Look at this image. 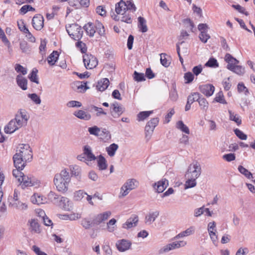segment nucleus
Listing matches in <instances>:
<instances>
[{"label":"nucleus","mask_w":255,"mask_h":255,"mask_svg":"<svg viewBox=\"0 0 255 255\" xmlns=\"http://www.w3.org/2000/svg\"><path fill=\"white\" fill-rule=\"evenodd\" d=\"M37 72L38 70L37 69L33 68L31 73L28 75V77L31 82L39 84L38 78L37 75Z\"/></svg>","instance_id":"nucleus-44"},{"label":"nucleus","mask_w":255,"mask_h":255,"mask_svg":"<svg viewBox=\"0 0 255 255\" xmlns=\"http://www.w3.org/2000/svg\"><path fill=\"white\" fill-rule=\"evenodd\" d=\"M83 154L86 156V160L89 161H94L97 158L93 153L91 147L88 145L84 146Z\"/></svg>","instance_id":"nucleus-28"},{"label":"nucleus","mask_w":255,"mask_h":255,"mask_svg":"<svg viewBox=\"0 0 255 255\" xmlns=\"http://www.w3.org/2000/svg\"><path fill=\"white\" fill-rule=\"evenodd\" d=\"M159 123V119L158 118H154L151 119L148 122L145 127V137L149 139L155 128Z\"/></svg>","instance_id":"nucleus-9"},{"label":"nucleus","mask_w":255,"mask_h":255,"mask_svg":"<svg viewBox=\"0 0 255 255\" xmlns=\"http://www.w3.org/2000/svg\"><path fill=\"white\" fill-rule=\"evenodd\" d=\"M87 193L83 190H79L74 193V199L76 201H81L86 195Z\"/></svg>","instance_id":"nucleus-46"},{"label":"nucleus","mask_w":255,"mask_h":255,"mask_svg":"<svg viewBox=\"0 0 255 255\" xmlns=\"http://www.w3.org/2000/svg\"><path fill=\"white\" fill-rule=\"evenodd\" d=\"M205 66L212 68H216L219 66V64L216 59L211 58L206 62Z\"/></svg>","instance_id":"nucleus-56"},{"label":"nucleus","mask_w":255,"mask_h":255,"mask_svg":"<svg viewBox=\"0 0 255 255\" xmlns=\"http://www.w3.org/2000/svg\"><path fill=\"white\" fill-rule=\"evenodd\" d=\"M56 205L65 211H70L73 207L72 202L66 197H61Z\"/></svg>","instance_id":"nucleus-14"},{"label":"nucleus","mask_w":255,"mask_h":255,"mask_svg":"<svg viewBox=\"0 0 255 255\" xmlns=\"http://www.w3.org/2000/svg\"><path fill=\"white\" fill-rule=\"evenodd\" d=\"M229 114V119L234 121L238 126H240L242 124V120L241 117L237 114L232 112L231 110H228Z\"/></svg>","instance_id":"nucleus-36"},{"label":"nucleus","mask_w":255,"mask_h":255,"mask_svg":"<svg viewBox=\"0 0 255 255\" xmlns=\"http://www.w3.org/2000/svg\"><path fill=\"white\" fill-rule=\"evenodd\" d=\"M29 225V230L32 233L39 234L41 232L39 225L37 220L35 219H32L28 221Z\"/></svg>","instance_id":"nucleus-31"},{"label":"nucleus","mask_w":255,"mask_h":255,"mask_svg":"<svg viewBox=\"0 0 255 255\" xmlns=\"http://www.w3.org/2000/svg\"><path fill=\"white\" fill-rule=\"evenodd\" d=\"M95 29L97 30L99 34L101 36H103L105 34V28L103 24L98 20H96L95 22Z\"/></svg>","instance_id":"nucleus-50"},{"label":"nucleus","mask_w":255,"mask_h":255,"mask_svg":"<svg viewBox=\"0 0 255 255\" xmlns=\"http://www.w3.org/2000/svg\"><path fill=\"white\" fill-rule=\"evenodd\" d=\"M32 24L34 29L37 30H41L44 25V18L41 14H36L32 20Z\"/></svg>","instance_id":"nucleus-16"},{"label":"nucleus","mask_w":255,"mask_h":255,"mask_svg":"<svg viewBox=\"0 0 255 255\" xmlns=\"http://www.w3.org/2000/svg\"><path fill=\"white\" fill-rule=\"evenodd\" d=\"M234 132L236 136L242 140H246L247 138V135L245 134L242 131L238 128L234 129Z\"/></svg>","instance_id":"nucleus-61"},{"label":"nucleus","mask_w":255,"mask_h":255,"mask_svg":"<svg viewBox=\"0 0 255 255\" xmlns=\"http://www.w3.org/2000/svg\"><path fill=\"white\" fill-rule=\"evenodd\" d=\"M138 27L140 31L143 33L146 32L147 31V27L146 24L145 19L141 16L138 18Z\"/></svg>","instance_id":"nucleus-39"},{"label":"nucleus","mask_w":255,"mask_h":255,"mask_svg":"<svg viewBox=\"0 0 255 255\" xmlns=\"http://www.w3.org/2000/svg\"><path fill=\"white\" fill-rule=\"evenodd\" d=\"M73 115L77 118L84 121H89L92 118L89 113L81 110L75 111Z\"/></svg>","instance_id":"nucleus-25"},{"label":"nucleus","mask_w":255,"mask_h":255,"mask_svg":"<svg viewBox=\"0 0 255 255\" xmlns=\"http://www.w3.org/2000/svg\"><path fill=\"white\" fill-rule=\"evenodd\" d=\"M71 176H74L78 181L81 179V168L77 165H71L69 167Z\"/></svg>","instance_id":"nucleus-26"},{"label":"nucleus","mask_w":255,"mask_h":255,"mask_svg":"<svg viewBox=\"0 0 255 255\" xmlns=\"http://www.w3.org/2000/svg\"><path fill=\"white\" fill-rule=\"evenodd\" d=\"M13 163L15 167L17 169H23L25 167L27 160H24L19 155L15 154L13 156Z\"/></svg>","instance_id":"nucleus-20"},{"label":"nucleus","mask_w":255,"mask_h":255,"mask_svg":"<svg viewBox=\"0 0 255 255\" xmlns=\"http://www.w3.org/2000/svg\"><path fill=\"white\" fill-rule=\"evenodd\" d=\"M195 232V227L194 226H190L186 230L182 231L177 234L174 239L178 240L185 237L190 236L193 235Z\"/></svg>","instance_id":"nucleus-22"},{"label":"nucleus","mask_w":255,"mask_h":255,"mask_svg":"<svg viewBox=\"0 0 255 255\" xmlns=\"http://www.w3.org/2000/svg\"><path fill=\"white\" fill-rule=\"evenodd\" d=\"M30 118L29 113L25 109H19L14 116V120L20 128L25 127Z\"/></svg>","instance_id":"nucleus-4"},{"label":"nucleus","mask_w":255,"mask_h":255,"mask_svg":"<svg viewBox=\"0 0 255 255\" xmlns=\"http://www.w3.org/2000/svg\"><path fill=\"white\" fill-rule=\"evenodd\" d=\"M31 202L34 204L40 205L46 202V199L39 193H34L30 198Z\"/></svg>","instance_id":"nucleus-27"},{"label":"nucleus","mask_w":255,"mask_h":255,"mask_svg":"<svg viewBox=\"0 0 255 255\" xmlns=\"http://www.w3.org/2000/svg\"><path fill=\"white\" fill-rule=\"evenodd\" d=\"M119 146L116 143H112L109 146L106 148V151H107L108 155L110 157H113L115 155L116 151L118 150Z\"/></svg>","instance_id":"nucleus-37"},{"label":"nucleus","mask_w":255,"mask_h":255,"mask_svg":"<svg viewBox=\"0 0 255 255\" xmlns=\"http://www.w3.org/2000/svg\"><path fill=\"white\" fill-rule=\"evenodd\" d=\"M136 10V7L131 0H121L116 4L115 10L118 14L121 15V20L127 23H132L130 13H133Z\"/></svg>","instance_id":"nucleus-1"},{"label":"nucleus","mask_w":255,"mask_h":255,"mask_svg":"<svg viewBox=\"0 0 255 255\" xmlns=\"http://www.w3.org/2000/svg\"><path fill=\"white\" fill-rule=\"evenodd\" d=\"M10 204L12 206L20 210H25L27 208V206L26 204L20 202L18 200L15 202H10Z\"/></svg>","instance_id":"nucleus-47"},{"label":"nucleus","mask_w":255,"mask_h":255,"mask_svg":"<svg viewBox=\"0 0 255 255\" xmlns=\"http://www.w3.org/2000/svg\"><path fill=\"white\" fill-rule=\"evenodd\" d=\"M159 212L158 211H154L149 212L145 217V223L147 225L152 224L159 216Z\"/></svg>","instance_id":"nucleus-24"},{"label":"nucleus","mask_w":255,"mask_h":255,"mask_svg":"<svg viewBox=\"0 0 255 255\" xmlns=\"http://www.w3.org/2000/svg\"><path fill=\"white\" fill-rule=\"evenodd\" d=\"M238 170L241 174H243L247 178L250 179L253 178V174L252 173L250 172L248 169L244 167L243 166L239 165L238 166Z\"/></svg>","instance_id":"nucleus-45"},{"label":"nucleus","mask_w":255,"mask_h":255,"mask_svg":"<svg viewBox=\"0 0 255 255\" xmlns=\"http://www.w3.org/2000/svg\"><path fill=\"white\" fill-rule=\"evenodd\" d=\"M97 166L100 170H104L107 168L108 164L107 160L101 154L97 158Z\"/></svg>","instance_id":"nucleus-35"},{"label":"nucleus","mask_w":255,"mask_h":255,"mask_svg":"<svg viewBox=\"0 0 255 255\" xmlns=\"http://www.w3.org/2000/svg\"><path fill=\"white\" fill-rule=\"evenodd\" d=\"M138 221L137 216H134L128 219L125 223L123 225V228L126 229H129L136 226Z\"/></svg>","instance_id":"nucleus-30"},{"label":"nucleus","mask_w":255,"mask_h":255,"mask_svg":"<svg viewBox=\"0 0 255 255\" xmlns=\"http://www.w3.org/2000/svg\"><path fill=\"white\" fill-rule=\"evenodd\" d=\"M87 35L90 37H93L96 33L95 25L92 22H88L83 26Z\"/></svg>","instance_id":"nucleus-32"},{"label":"nucleus","mask_w":255,"mask_h":255,"mask_svg":"<svg viewBox=\"0 0 255 255\" xmlns=\"http://www.w3.org/2000/svg\"><path fill=\"white\" fill-rule=\"evenodd\" d=\"M199 106L201 110L207 111L208 108L209 104L207 100L201 95L198 101Z\"/></svg>","instance_id":"nucleus-43"},{"label":"nucleus","mask_w":255,"mask_h":255,"mask_svg":"<svg viewBox=\"0 0 255 255\" xmlns=\"http://www.w3.org/2000/svg\"><path fill=\"white\" fill-rule=\"evenodd\" d=\"M201 173L200 164L197 161L192 162L188 167L186 173V178H198Z\"/></svg>","instance_id":"nucleus-7"},{"label":"nucleus","mask_w":255,"mask_h":255,"mask_svg":"<svg viewBox=\"0 0 255 255\" xmlns=\"http://www.w3.org/2000/svg\"><path fill=\"white\" fill-rule=\"evenodd\" d=\"M116 220L113 218L107 223V229L109 232H113L115 231V228L113 226L116 224Z\"/></svg>","instance_id":"nucleus-60"},{"label":"nucleus","mask_w":255,"mask_h":255,"mask_svg":"<svg viewBox=\"0 0 255 255\" xmlns=\"http://www.w3.org/2000/svg\"><path fill=\"white\" fill-rule=\"evenodd\" d=\"M88 109L90 112H92L93 110L97 112L96 115L97 117L107 115V113L105 112L102 108H99L93 105L89 106Z\"/></svg>","instance_id":"nucleus-42"},{"label":"nucleus","mask_w":255,"mask_h":255,"mask_svg":"<svg viewBox=\"0 0 255 255\" xmlns=\"http://www.w3.org/2000/svg\"><path fill=\"white\" fill-rule=\"evenodd\" d=\"M15 71L21 74V75H25L27 73V69L19 64H16L14 66Z\"/></svg>","instance_id":"nucleus-53"},{"label":"nucleus","mask_w":255,"mask_h":255,"mask_svg":"<svg viewBox=\"0 0 255 255\" xmlns=\"http://www.w3.org/2000/svg\"><path fill=\"white\" fill-rule=\"evenodd\" d=\"M152 113V111L140 112L137 115V120L138 122L143 121L147 119Z\"/></svg>","instance_id":"nucleus-41"},{"label":"nucleus","mask_w":255,"mask_h":255,"mask_svg":"<svg viewBox=\"0 0 255 255\" xmlns=\"http://www.w3.org/2000/svg\"><path fill=\"white\" fill-rule=\"evenodd\" d=\"M199 89L203 94L207 97L211 96L215 91V87L212 84L201 85L199 87Z\"/></svg>","instance_id":"nucleus-17"},{"label":"nucleus","mask_w":255,"mask_h":255,"mask_svg":"<svg viewBox=\"0 0 255 255\" xmlns=\"http://www.w3.org/2000/svg\"><path fill=\"white\" fill-rule=\"evenodd\" d=\"M20 128L16 124V122L14 119L11 120L4 128V131L5 133L11 134L16 131Z\"/></svg>","instance_id":"nucleus-18"},{"label":"nucleus","mask_w":255,"mask_h":255,"mask_svg":"<svg viewBox=\"0 0 255 255\" xmlns=\"http://www.w3.org/2000/svg\"><path fill=\"white\" fill-rule=\"evenodd\" d=\"M16 82L18 86L22 90L27 89V80L21 74H18L16 77Z\"/></svg>","instance_id":"nucleus-29"},{"label":"nucleus","mask_w":255,"mask_h":255,"mask_svg":"<svg viewBox=\"0 0 255 255\" xmlns=\"http://www.w3.org/2000/svg\"><path fill=\"white\" fill-rule=\"evenodd\" d=\"M176 249H178V247L175 241L163 246L159 250V253L160 254H164Z\"/></svg>","instance_id":"nucleus-33"},{"label":"nucleus","mask_w":255,"mask_h":255,"mask_svg":"<svg viewBox=\"0 0 255 255\" xmlns=\"http://www.w3.org/2000/svg\"><path fill=\"white\" fill-rule=\"evenodd\" d=\"M66 31L70 37L75 40H79L83 36L82 27L77 23H73L66 26Z\"/></svg>","instance_id":"nucleus-5"},{"label":"nucleus","mask_w":255,"mask_h":255,"mask_svg":"<svg viewBox=\"0 0 255 255\" xmlns=\"http://www.w3.org/2000/svg\"><path fill=\"white\" fill-rule=\"evenodd\" d=\"M58 57L59 54L58 52L56 51H53V52L47 57L48 64L51 66L54 65L58 60Z\"/></svg>","instance_id":"nucleus-38"},{"label":"nucleus","mask_w":255,"mask_h":255,"mask_svg":"<svg viewBox=\"0 0 255 255\" xmlns=\"http://www.w3.org/2000/svg\"><path fill=\"white\" fill-rule=\"evenodd\" d=\"M201 94L198 92H194L189 95L187 97V102L192 104L195 101H198Z\"/></svg>","instance_id":"nucleus-48"},{"label":"nucleus","mask_w":255,"mask_h":255,"mask_svg":"<svg viewBox=\"0 0 255 255\" xmlns=\"http://www.w3.org/2000/svg\"><path fill=\"white\" fill-rule=\"evenodd\" d=\"M83 62L86 69H92L98 65V60L94 56L86 54L83 56Z\"/></svg>","instance_id":"nucleus-12"},{"label":"nucleus","mask_w":255,"mask_h":255,"mask_svg":"<svg viewBox=\"0 0 255 255\" xmlns=\"http://www.w3.org/2000/svg\"><path fill=\"white\" fill-rule=\"evenodd\" d=\"M19 48L23 53H28L30 51V48L27 42L25 41H21L20 42Z\"/></svg>","instance_id":"nucleus-52"},{"label":"nucleus","mask_w":255,"mask_h":255,"mask_svg":"<svg viewBox=\"0 0 255 255\" xmlns=\"http://www.w3.org/2000/svg\"><path fill=\"white\" fill-rule=\"evenodd\" d=\"M109 83L108 78H103L98 82L96 86L97 89L100 91H104L108 87Z\"/></svg>","instance_id":"nucleus-34"},{"label":"nucleus","mask_w":255,"mask_h":255,"mask_svg":"<svg viewBox=\"0 0 255 255\" xmlns=\"http://www.w3.org/2000/svg\"><path fill=\"white\" fill-rule=\"evenodd\" d=\"M15 154L19 155L23 159L29 161L32 158V149L28 144H19Z\"/></svg>","instance_id":"nucleus-6"},{"label":"nucleus","mask_w":255,"mask_h":255,"mask_svg":"<svg viewBox=\"0 0 255 255\" xmlns=\"http://www.w3.org/2000/svg\"><path fill=\"white\" fill-rule=\"evenodd\" d=\"M176 128L182 132L186 134H189L190 133L188 127L182 121H179L176 123Z\"/></svg>","instance_id":"nucleus-40"},{"label":"nucleus","mask_w":255,"mask_h":255,"mask_svg":"<svg viewBox=\"0 0 255 255\" xmlns=\"http://www.w3.org/2000/svg\"><path fill=\"white\" fill-rule=\"evenodd\" d=\"M125 111V108L117 102L111 105L110 113L113 118L117 119L119 118Z\"/></svg>","instance_id":"nucleus-10"},{"label":"nucleus","mask_w":255,"mask_h":255,"mask_svg":"<svg viewBox=\"0 0 255 255\" xmlns=\"http://www.w3.org/2000/svg\"><path fill=\"white\" fill-rule=\"evenodd\" d=\"M87 82L76 81L72 84V89L76 92L79 93H84L89 89L87 86Z\"/></svg>","instance_id":"nucleus-19"},{"label":"nucleus","mask_w":255,"mask_h":255,"mask_svg":"<svg viewBox=\"0 0 255 255\" xmlns=\"http://www.w3.org/2000/svg\"><path fill=\"white\" fill-rule=\"evenodd\" d=\"M18 181L22 188L24 189L27 187L34 186L36 188L39 187L41 184L40 181L32 175H24L21 178H18Z\"/></svg>","instance_id":"nucleus-3"},{"label":"nucleus","mask_w":255,"mask_h":255,"mask_svg":"<svg viewBox=\"0 0 255 255\" xmlns=\"http://www.w3.org/2000/svg\"><path fill=\"white\" fill-rule=\"evenodd\" d=\"M88 131L90 134L95 136H99L100 135L99 133L101 131L100 128L96 126L88 128Z\"/></svg>","instance_id":"nucleus-57"},{"label":"nucleus","mask_w":255,"mask_h":255,"mask_svg":"<svg viewBox=\"0 0 255 255\" xmlns=\"http://www.w3.org/2000/svg\"><path fill=\"white\" fill-rule=\"evenodd\" d=\"M230 70L239 75H242L245 73L244 68L241 66L238 65V64Z\"/></svg>","instance_id":"nucleus-59"},{"label":"nucleus","mask_w":255,"mask_h":255,"mask_svg":"<svg viewBox=\"0 0 255 255\" xmlns=\"http://www.w3.org/2000/svg\"><path fill=\"white\" fill-rule=\"evenodd\" d=\"M116 246L119 252H124L130 248L131 242L126 239H121L117 241Z\"/></svg>","instance_id":"nucleus-13"},{"label":"nucleus","mask_w":255,"mask_h":255,"mask_svg":"<svg viewBox=\"0 0 255 255\" xmlns=\"http://www.w3.org/2000/svg\"><path fill=\"white\" fill-rule=\"evenodd\" d=\"M35 8L29 5H24L20 9V12L21 14H25L29 11H34Z\"/></svg>","instance_id":"nucleus-64"},{"label":"nucleus","mask_w":255,"mask_h":255,"mask_svg":"<svg viewBox=\"0 0 255 255\" xmlns=\"http://www.w3.org/2000/svg\"><path fill=\"white\" fill-rule=\"evenodd\" d=\"M111 214L112 213L110 211L99 214L95 216L93 222L94 224L99 225L107 220L111 216Z\"/></svg>","instance_id":"nucleus-15"},{"label":"nucleus","mask_w":255,"mask_h":255,"mask_svg":"<svg viewBox=\"0 0 255 255\" xmlns=\"http://www.w3.org/2000/svg\"><path fill=\"white\" fill-rule=\"evenodd\" d=\"M168 180L162 179L155 183L153 185V188L157 193H162L168 186Z\"/></svg>","instance_id":"nucleus-23"},{"label":"nucleus","mask_w":255,"mask_h":255,"mask_svg":"<svg viewBox=\"0 0 255 255\" xmlns=\"http://www.w3.org/2000/svg\"><path fill=\"white\" fill-rule=\"evenodd\" d=\"M76 46L80 50L82 53H86L87 50L86 44L81 41H78L76 43Z\"/></svg>","instance_id":"nucleus-63"},{"label":"nucleus","mask_w":255,"mask_h":255,"mask_svg":"<svg viewBox=\"0 0 255 255\" xmlns=\"http://www.w3.org/2000/svg\"><path fill=\"white\" fill-rule=\"evenodd\" d=\"M27 96L35 104L40 105L41 104V101L40 98L36 94H35V93L28 94L27 95Z\"/></svg>","instance_id":"nucleus-55"},{"label":"nucleus","mask_w":255,"mask_h":255,"mask_svg":"<svg viewBox=\"0 0 255 255\" xmlns=\"http://www.w3.org/2000/svg\"><path fill=\"white\" fill-rule=\"evenodd\" d=\"M225 60L228 63L227 69L232 70L233 67L239 64V61L233 57L230 54L227 53L225 56Z\"/></svg>","instance_id":"nucleus-21"},{"label":"nucleus","mask_w":255,"mask_h":255,"mask_svg":"<svg viewBox=\"0 0 255 255\" xmlns=\"http://www.w3.org/2000/svg\"><path fill=\"white\" fill-rule=\"evenodd\" d=\"M214 101L223 104H226L227 102L224 99L223 94L222 92H219L214 99Z\"/></svg>","instance_id":"nucleus-58"},{"label":"nucleus","mask_w":255,"mask_h":255,"mask_svg":"<svg viewBox=\"0 0 255 255\" xmlns=\"http://www.w3.org/2000/svg\"><path fill=\"white\" fill-rule=\"evenodd\" d=\"M138 186V182L135 179H128L121 189V194L122 196L124 197L127 195L129 192Z\"/></svg>","instance_id":"nucleus-8"},{"label":"nucleus","mask_w":255,"mask_h":255,"mask_svg":"<svg viewBox=\"0 0 255 255\" xmlns=\"http://www.w3.org/2000/svg\"><path fill=\"white\" fill-rule=\"evenodd\" d=\"M160 63L165 67H168L170 64V61L167 59L168 56L166 53H162L160 54Z\"/></svg>","instance_id":"nucleus-49"},{"label":"nucleus","mask_w":255,"mask_h":255,"mask_svg":"<svg viewBox=\"0 0 255 255\" xmlns=\"http://www.w3.org/2000/svg\"><path fill=\"white\" fill-rule=\"evenodd\" d=\"M187 181L185 182V188H189L195 187L196 185V178H186Z\"/></svg>","instance_id":"nucleus-54"},{"label":"nucleus","mask_w":255,"mask_h":255,"mask_svg":"<svg viewBox=\"0 0 255 255\" xmlns=\"http://www.w3.org/2000/svg\"><path fill=\"white\" fill-rule=\"evenodd\" d=\"M198 29L200 31L199 37L200 40L204 43H206L208 40L210 38V36L208 34L209 29L208 25L206 23H200L198 25Z\"/></svg>","instance_id":"nucleus-11"},{"label":"nucleus","mask_w":255,"mask_h":255,"mask_svg":"<svg viewBox=\"0 0 255 255\" xmlns=\"http://www.w3.org/2000/svg\"><path fill=\"white\" fill-rule=\"evenodd\" d=\"M133 78L135 81L141 82L145 80V76L143 73H139L134 71L133 74Z\"/></svg>","instance_id":"nucleus-62"},{"label":"nucleus","mask_w":255,"mask_h":255,"mask_svg":"<svg viewBox=\"0 0 255 255\" xmlns=\"http://www.w3.org/2000/svg\"><path fill=\"white\" fill-rule=\"evenodd\" d=\"M48 199L53 203L57 204L59 201V196L54 192L50 191L47 195Z\"/></svg>","instance_id":"nucleus-51"},{"label":"nucleus","mask_w":255,"mask_h":255,"mask_svg":"<svg viewBox=\"0 0 255 255\" xmlns=\"http://www.w3.org/2000/svg\"><path fill=\"white\" fill-rule=\"evenodd\" d=\"M71 179L68 170L64 168L55 174L53 183L58 191L65 193L68 190Z\"/></svg>","instance_id":"nucleus-2"}]
</instances>
